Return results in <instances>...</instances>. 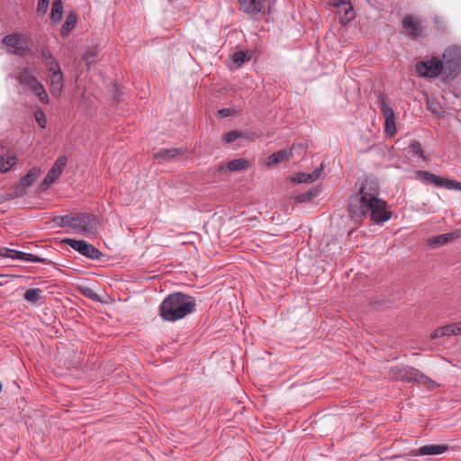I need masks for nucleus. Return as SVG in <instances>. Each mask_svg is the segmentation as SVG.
Wrapping results in <instances>:
<instances>
[{"instance_id": "obj_1", "label": "nucleus", "mask_w": 461, "mask_h": 461, "mask_svg": "<svg viewBox=\"0 0 461 461\" xmlns=\"http://www.w3.org/2000/svg\"><path fill=\"white\" fill-rule=\"evenodd\" d=\"M348 213L355 221L369 215L376 224H383L392 216L386 202L378 197L377 186L369 181L363 183L358 193L350 197Z\"/></svg>"}, {"instance_id": "obj_2", "label": "nucleus", "mask_w": 461, "mask_h": 461, "mask_svg": "<svg viewBox=\"0 0 461 461\" xmlns=\"http://www.w3.org/2000/svg\"><path fill=\"white\" fill-rule=\"evenodd\" d=\"M195 307L193 297L175 293L167 296L159 305V315L164 321H176L191 313Z\"/></svg>"}, {"instance_id": "obj_3", "label": "nucleus", "mask_w": 461, "mask_h": 461, "mask_svg": "<svg viewBox=\"0 0 461 461\" xmlns=\"http://www.w3.org/2000/svg\"><path fill=\"white\" fill-rule=\"evenodd\" d=\"M64 227H69L80 233H93L95 229V218L88 213L64 215L60 219Z\"/></svg>"}, {"instance_id": "obj_4", "label": "nucleus", "mask_w": 461, "mask_h": 461, "mask_svg": "<svg viewBox=\"0 0 461 461\" xmlns=\"http://www.w3.org/2000/svg\"><path fill=\"white\" fill-rule=\"evenodd\" d=\"M441 65L443 68V76L446 77H455L461 67V47L450 46L443 53Z\"/></svg>"}, {"instance_id": "obj_5", "label": "nucleus", "mask_w": 461, "mask_h": 461, "mask_svg": "<svg viewBox=\"0 0 461 461\" xmlns=\"http://www.w3.org/2000/svg\"><path fill=\"white\" fill-rule=\"evenodd\" d=\"M417 177L424 184L434 185L436 186H444L447 189H461V183L456 180H450L439 177L428 171L419 170L416 172Z\"/></svg>"}, {"instance_id": "obj_6", "label": "nucleus", "mask_w": 461, "mask_h": 461, "mask_svg": "<svg viewBox=\"0 0 461 461\" xmlns=\"http://www.w3.org/2000/svg\"><path fill=\"white\" fill-rule=\"evenodd\" d=\"M416 70L419 76L422 77L435 78L439 74H443L441 60L437 58L418 62Z\"/></svg>"}, {"instance_id": "obj_7", "label": "nucleus", "mask_w": 461, "mask_h": 461, "mask_svg": "<svg viewBox=\"0 0 461 461\" xmlns=\"http://www.w3.org/2000/svg\"><path fill=\"white\" fill-rule=\"evenodd\" d=\"M48 72L50 91L53 96L59 97L64 86V77L59 64H54Z\"/></svg>"}, {"instance_id": "obj_8", "label": "nucleus", "mask_w": 461, "mask_h": 461, "mask_svg": "<svg viewBox=\"0 0 461 461\" xmlns=\"http://www.w3.org/2000/svg\"><path fill=\"white\" fill-rule=\"evenodd\" d=\"M65 243L90 259L97 260L102 257V253L96 248L85 240L67 239L65 240Z\"/></svg>"}, {"instance_id": "obj_9", "label": "nucleus", "mask_w": 461, "mask_h": 461, "mask_svg": "<svg viewBox=\"0 0 461 461\" xmlns=\"http://www.w3.org/2000/svg\"><path fill=\"white\" fill-rule=\"evenodd\" d=\"M239 10L249 16L264 15L267 0H237Z\"/></svg>"}, {"instance_id": "obj_10", "label": "nucleus", "mask_w": 461, "mask_h": 461, "mask_svg": "<svg viewBox=\"0 0 461 461\" xmlns=\"http://www.w3.org/2000/svg\"><path fill=\"white\" fill-rule=\"evenodd\" d=\"M0 257L33 263H45L47 261L46 258L36 255L4 247H0Z\"/></svg>"}, {"instance_id": "obj_11", "label": "nucleus", "mask_w": 461, "mask_h": 461, "mask_svg": "<svg viewBox=\"0 0 461 461\" xmlns=\"http://www.w3.org/2000/svg\"><path fill=\"white\" fill-rule=\"evenodd\" d=\"M415 375H417V369L411 366H392L388 373L390 379L405 383L413 382Z\"/></svg>"}, {"instance_id": "obj_12", "label": "nucleus", "mask_w": 461, "mask_h": 461, "mask_svg": "<svg viewBox=\"0 0 461 461\" xmlns=\"http://www.w3.org/2000/svg\"><path fill=\"white\" fill-rule=\"evenodd\" d=\"M3 43L7 46L8 52L14 55H23L26 48V42L22 34L6 35L3 39Z\"/></svg>"}, {"instance_id": "obj_13", "label": "nucleus", "mask_w": 461, "mask_h": 461, "mask_svg": "<svg viewBox=\"0 0 461 461\" xmlns=\"http://www.w3.org/2000/svg\"><path fill=\"white\" fill-rule=\"evenodd\" d=\"M67 158L65 156L59 157L56 162L54 163L53 167L50 168V170L48 172L47 176H45L41 186L46 188L50 185H51L61 174L63 168L65 167L67 164Z\"/></svg>"}, {"instance_id": "obj_14", "label": "nucleus", "mask_w": 461, "mask_h": 461, "mask_svg": "<svg viewBox=\"0 0 461 461\" xmlns=\"http://www.w3.org/2000/svg\"><path fill=\"white\" fill-rule=\"evenodd\" d=\"M402 27L406 31V33L413 40L418 39L421 35L422 28L420 23L412 15H406L403 18Z\"/></svg>"}, {"instance_id": "obj_15", "label": "nucleus", "mask_w": 461, "mask_h": 461, "mask_svg": "<svg viewBox=\"0 0 461 461\" xmlns=\"http://www.w3.org/2000/svg\"><path fill=\"white\" fill-rule=\"evenodd\" d=\"M249 162L245 158H237L229 161L226 165L219 166L217 171L220 174L226 172H238L247 169L249 167Z\"/></svg>"}, {"instance_id": "obj_16", "label": "nucleus", "mask_w": 461, "mask_h": 461, "mask_svg": "<svg viewBox=\"0 0 461 461\" xmlns=\"http://www.w3.org/2000/svg\"><path fill=\"white\" fill-rule=\"evenodd\" d=\"M339 15V22L342 24H347L355 18L353 6L349 0H346L336 6Z\"/></svg>"}, {"instance_id": "obj_17", "label": "nucleus", "mask_w": 461, "mask_h": 461, "mask_svg": "<svg viewBox=\"0 0 461 461\" xmlns=\"http://www.w3.org/2000/svg\"><path fill=\"white\" fill-rule=\"evenodd\" d=\"M447 450L446 445H426L412 451L413 456H437Z\"/></svg>"}, {"instance_id": "obj_18", "label": "nucleus", "mask_w": 461, "mask_h": 461, "mask_svg": "<svg viewBox=\"0 0 461 461\" xmlns=\"http://www.w3.org/2000/svg\"><path fill=\"white\" fill-rule=\"evenodd\" d=\"M458 237L459 234L457 232H448L433 236L428 240V245L432 249L439 248Z\"/></svg>"}, {"instance_id": "obj_19", "label": "nucleus", "mask_w": 461, "mask_h": 461, "mask_svg": "<svg viewBox=\"0 0 461 461\" xmlns=\"http://www.w3.org/2000/svg\"><path fill=\"white\" fill-rule=\"evenodd\" d=\"M181 151L177 149H167L158 151L154 155V158L158 160V162H167L171 160L172 158L179 156Z\"/></svg>"}, {"instance_id": "obj_20", "label": "nucleus", "mask_w": 461, "mask_h": 461, "mask_svg": "<svg viewBox=\"0 0 461 461\" xmlns=\"http://www.w3.org/2000/svg\"><path fill=\"white\" fill-rule=\"evenodd\" d=\"M322 167L316 168L312 173H299L296 176V180L299 183L310 184L321 177Z\"/></svg>"}, {"instance_id": "obj_21", "label": "nucleus", "mask_w": 461, "mask_h": 461, "mask_svg": "<svg viewBox=\"0 0 461 461\" xmlns=\"http://www.w3.org/2000/svg\"><path fill=\"white\" fill-rule=\"evenodd\" d=\"M16 156L14 154H6L0 157V171L8 172L16 163Z\"/></svg>"}, {"instance_id": "obj_22", "label": "nucleus", "mask_w": 461, "mask_h": 461, "mask_svg": "<svg viewBox=\"0 0 461 461\" xmlns=\"http://www.w3.org/2000/svg\"><path fill=\"white\" fill-rule=\"evenodd\" d=\"M77 15L75 13H70L61 27L60 33L62 36H67L69 32L76 26Z\"/></svg>"}, {"instance_id": "obj_23", "label": "nucleus", "mask_w": 461, "mask_h": 461, "mask_svg": "<svg viewBox=\"0 0 461 461\" xmlns=\"http://www.w3.org/2000/svg\"><path fill=\"white\" fill-rule=\"evenodd\" d=\"M63 14V5L60 0H54L51 7V19L54 23L61 20Z\"/></svg>"}, {"instance_id": "obj_24", "label": "nucleus", "mask_w": 461, "mask_h": 461, "mask_svg": "<svg viewBox=\"0 0 461 461\" xmlns=\"http://www.w3.org/2000/svg\"><path fill=\"white\" fill-rule=\"evenodd\" d=\"M41 175L39 168L31 169L22 179V185L24 187L30 186Z\"/></svg>"}, {"instance_id": "obj_25", "label": "nucleus", "mask_w": 461, "mask_h": 461, "mask_svg": "<svg viewBox=\"0 0 461 461\" xmlns=\"http://www.w3.org/2000/svg\"><path fill=\"white\" fill-rule=\"evenodd\" d=\"M41 102L42 104H48L50 99L48 94L43 86V85L39 82L31 90Z\"/></svg>"}, {"instance_id": "obj_26", "label": "nucleus", "mask_w": 461, "mask_h": 461, "mask_svg": "<svg viewBox=\"0 0 461 461\" xmlns=\"http://www.w3.org/2000/svg\"><path fill=\"white\" fill-rule=\"evenodd\" d=\"M42 290L40 288H31L26 290L24 299L31 303H35L41 298Z\"/></svg>"}, {"instance_id": "obj_27", "label": "nucleus", "mask_w": 461, "mask_h": 461, "mask_svg": "<svg viewBox=\"0 0 461 461\" xmlns=\"http://www.w3.org/2000/svg\"><path fill=\"white\" fill-rule=\"evenodd\" d=\"M41 58L43 60L44 65L49 69L50 67H52L54 64H59V62L56 60V59L52 56L50 51L48 49H42L41 50Z\"/></svg>"}, {"instance_id": "obj_28", "label": "nucleus", "mask_w": 461, "mask_h": 461, "mask_svg": "<svg viewBox=\"0 0 461 461\" xmlns=\"http://www.w3.org/2000/svg\"><path fill=\"white\" fill-rule=\"evenodd\" d=\"M413 382L418 383L420 384L427 385L429 388H432L435 386V382L432 381L429 377L421 374L418 369L417 375H415V379H413Z\"/></svg>"}, {"instance_id": "obj_29", "label": "nucleus", "mask_w": 461, "mask_h": 461, "mask_svg": "<svg viewBox=\"0 0 461 461\" xmlns=\"http://www.w3.org/2000/svg\"><path fill=\"white\" fill-rule=\"evenodd\" d=\"M34 77H35V75H33L32 72L28 68L23 69L16 77V78L20 82V84H22L23 86L28 84Z\"/></svg>"}, {"instance_id": "obj_30", "label": "nucleus", "mask_w": 461, "mask_h": 461, "mask_svg": "<svg viewBox=\"0 0 461 461\" xmlns=\"http://www.w3.org/2000/svg\"><path fill=\"white\" fill-rule=\"evenodd\" d=\"M381 113L384 118L386 119H393L394 118V112L393 110L387 105L385 98L384 96H381Z\"/></svg>"}, {"instance_id": "obj_31", "label": "nucleus", "mask_w": 461, "mask_h": 461, "mask_svg": "<svg viewBox=\"0 0 461 461\" xmlns=\"http://www.w3.org/2000/svg\"><path fill=\"white\" fill-rule=\"evenodd\" d=\"M296 149V147H293L290 150L281 149L274 154L276 157L278 162L280 163L283 161H287L294 155V152H295Z\"/></svg>"}, {"instance_id": "obj_32", "label": "nucleus", "mask_w": 461, "mask_h": 461, "mask_svg": "<svg viewBox=\"0 0 461 461\" xmlns=\"http://www.w3.org/2000/svg\"><path fill=\"white\" fill-rule=\"evenodd\" d=\"M232 59L240 67L243 63L250 59V55L249 54V52L237 51L233 54Z\"/></svg>"}, {"instance_id": "obj_33", "label": "nucleus", "mask_w": 461, "mask_h": 461, "mask_svg": "<svg viewBox=\"0 0 461 461\" xmlns=\"http://www.w3.org/2000/svg\"><path fill=\"white\" fill-rule=\"evenodd\" d=\"M317 193H318V190L316 188L311 189L305 193L299 194L296 197V200L300 203L309 201L312 198L315 197L317 195Z\"/></svg>"}, {"instance_id": "obj_34", "label": "nucleus", "mask_w": 461, "mask_h": 461, "mask_svg": "<svg viewBox=\"0 0 461 461\" xmlns=\"http://www.w3.org/2000/svg\"><path fill=\"white\" fill-rule=\"evenodd\" d=\"M97 54L96 48H90L88 49L86 53L84 54V60L89 65L91 63L95 62V56Z\"/></svg>"}, {"instance_id": "obj_35", "label": "nucleus", "mask_w": 461, "mask_h": 461, "mask_svg": "<svg viewBox=\"0 0 461 461\" xmlns=\"http://www.w3.org/2000/svg\"><path fill=\"white\" fill-rule=\"evenodd\" d=\"M384 128H385V132L388 135H390V136L394 135L395 132H396V126H395L394 118L393 119H386V120H384Z\"/></svg>"}, {"instance_id": "obj_36", "label": "nucleus", "mask_w": 461, "mask_h": 461, "mask_svg": "<svg viewBox=\"0 0 461 461\" xmlns=\"http://www.w3.org/2000/svg\"><path fill=\"white\" fill-rule=\"evenodd\" d=\"M34 118L41 128L46 127V116L41 109H37L34 112Z\"/></svg>"}, {"instance_id": "obj_37", "label": "nucleus", "mask_w": 461, "mask_h": 461, "mask_svg": "<svg viewBox=\"0 0 461 461\" xmlns=\"http://www.w3.org/2000/svg\"><path fill=\"white\" fill-rule=\"evenodd\" d=\"M241 132L240 131H230L229 132H227L224 137H223V140L226 142V143H231L233 141H235L237 139H239L240 136H241Z\"/></svg>"}, {"instance_id": "obj_38", "label": "nucleus", "mask_w": 461, "mask_h": 461, "mask_svg": "<svg viewBox=\"0 0 461 461\" xmlns=\"http://www.w3.org/2000/svg\"><path fill=\"white\" fill-rule=\"evenodd\" d=\"M441 328H442V330L444 331L445 336L458 335L456 323L445 325V326H442Z\"/></svg>"}, {"instance_id": "obj_39", "label": "nucleus", "mask_w": 461, "mask_h": 461, "mask_svg": "<svg viewBox=\"0 0 461 461\" xmlns=\"http://www.w3.org/2000/svg\"><path fill=\"white\" fill-rule=\"evenodd\" d=\"M411 152L414 155L419 156L420 158H423V150L420 142L412 141L410 145Z\"/></svg>"}, {"instance_id": "obj_40", "label": "nucleus", "mask_w": 461, "mask_h": 461, "mask_svg": "<svg viewBox=\"0 0 461 461\" xmlns=\"http://www.w3.org/2000/svg\"><path fill=\"white\" fill-rule=\"evenodd\" d=\"M50 1V0H38L37 13L39 14L43 15L46 14V12L49 8Z\"/></svg>"}, {"instance_id": "obj_41", "label": "nucleus", "mask_w": 461, "mask_h": 461, "mask_svg": "<svg viewBox=\"0 0 461 461\" xmlns=\"http://www.w3.org/2000/svg\"><path fill=\"white\" fill-rule=\"evenodd\" d=\"M82 293L86 297L95 302H100L99 295L93 289L86 287L82 290Z\"/></svg>"}, {"instance_id": "obj_42", "label": "nucleus", "mask_w": 461, "mask_h": 461, "mask_svg": "<svg viewBox=\"0 0 461 461\" xmlns=\"http://www.w3.org/2000/svg\"><path fill=\"white\" fill-rule=\"evenodd\" d=\"M442 337H445L444 335V331L442 330V328L439 327L438 328L437 330H435L431 335H430V338L432 339H438V338H442Z\"/></svg>"}, {"instance_id": "obj_43", "label": "nucleus", "mask_w": 461, "mask_h": 461, "mask_svg": "<svg viewBox=\"0 0 461 461\" xmlns=\"http://www.w3.org/2000/svg\"><path fill=\"white\" fill-rule=\"evenodd\" d=\"M278 160L276 159V157L275 156V154H272L268 157L267 158V166H273V165H276L278 164Z\"/></svg>"}, {"instance_id": "obj_44", "label": "nucleus", "mask_w": 461, "mask_h": 461, "mask_svg": "<svg viewBox=\"0 0 461 461\" xmlns=\"http://www.w3.org/2000/svg\"><path fill=\"white\" fill-rule=\"evenodd\" d=\"M218 113L221 117H228L231 114V110L228 108L221 109Z\"/></svg>"}, {"instance_id": "obj_45", "label": "nucleus", "mask_w": 461, "mask_h": 461, "mask_svg": "<svg viewBox=\"0 0 461 461\" xmlns=\"http://www.w3.org/2000/svg\"><path fill=\"white\" fill-rule=\"evenodd\" d=\"M40 81L35 77L33 79H32L28 84L25 85V86L29 87L30 90H32L34 86H36Z\"/></svg>"}, {"instance_id": "obj_46", "label": "nucleus", "mask_w": 461, "mask_h": 461, "mask_svg": "<svg viewBox=\"0 0 461 461\" xmlns=\"http://www.w3.org/2000/svg\"><path fill=\"white\" fill-rule=\"evenodd\" d=\"M456 324H457V334L461 335V321L456 322Z\"/></svg>"}, {"instance_id": "obj_47", "label": "nucleus", "mask_w": 461, "mask_h": 461, "mask_svg": "<svg viewBox=\"0 0 461 461\" xmlns=\"http://www.w3.org/2000/svg\"><path fill=\"white\" fill-rule=\"evenodd\" d=\"M2 388H3V386H2V384L0 383V392L2 391Z\"/></svg>"}]
</instances>
